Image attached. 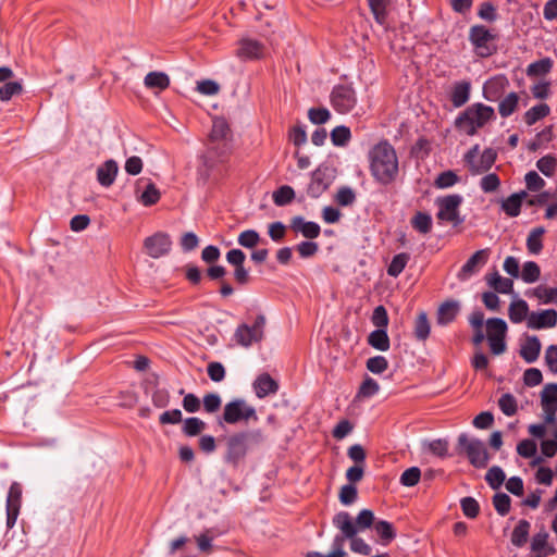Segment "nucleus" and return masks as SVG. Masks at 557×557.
I'll return each instance as SVG.
<instances>
[{"label":"nucleus","mask_w":557,"mask_h":557,"mask_svg":"<svg viewBox=\"0 0 557 557\" xmlns=\"http://www.w3.org/2000/svg\"><path fill=\"white\" fill-rule=\"evenodd\" d=\"M421 476V471L418 467H411L407 470H405L400 475V484L404 486H414Z\"/></svg>","instance_id":"57"},{"label":"nucleus","mask_w":557,"mask_h":557,"mask_svg":"<svg viewBox=\"0 0 557 557\" xmlns=\"http://www.w3.org/2000/svg\"><path fill=\"white\" fill-rule=\"evenodd\" d=\"M541 348L540 339L535 335H528L520 345V356L525 362L533 363L537 360Z\"/></svg>","instance_id":"20"},{"label":"nucleus","mask_w":557,"mask_h":557,"mask_svg":"<svg viewBox=\"0 0 557 557\" xmlns=\"http://www.w3.org/2000/svg\"><path fill=\"white\" fill-rule=\"evenodd\" d=\"M543 226L535 227L530 231L527 238V248L531 255H539L543 249L542 237L545 234Z\"/></svg>","instance_id":"35"},{"label":"nucleus","mask_w":557,"mask_h":557,"mask_svg":"<svg viewBox=\"0 0 557 557\" xmlns=\"http://www.w3.org/2000/svg\"><path fill=\"white\" fill-rule=\"evenodd\" d=\"M541 270L536 262L527 261L523 264L521 278L527 284H532L540 278Z\"/></svg>","instance_id":"47"},{"label":"nucleus","mask_w":557,"mask_h":557,"mask_svg":"<svg viewBox=\"0 0 557 557\" xmlns=\"http://www.w3.org/2000/svg\"><path fill=\"white\" fill-rule=\"evenodd\" d=\"M509 86V81L505 75H496L484 83L483 95L488 101H496Z\"/></svg>","instance_id":"16"},{"label":"nucleus","mask_w":557,"mask_h":557,"mask_svg":"<svg viewBox=\"0 0 557 557\" xmlns=\"http://www.w3.org/2000/svg\"><path fill=\"white\" fill-rule=\"evenodd\" d=\"M519 100L520 98L517 92H509L498 104V112L500 116H510L518 108Z\"/></svg>","instance_id":"38"},{"label":"nucleus","mask_w":557,"mask_h":557,"mask_svg":"<svg viewBox=\"0 0 557 557\" xmlns=\"http://www.w3.org/2000/svg\"><path fill=\"white\" fill-rule=\"evenodd\" d=\"M231 127L228 122L223 116H216L212 122V129L210 132L211 140H226L231 136Z\"/></svg>","instance_id":"31"},{"label":"nucleus","mask_w":557,"mask_h":557,"mask_svg":"<svg viewBox=\"0 0 557 557\" xmlns=\"http://www.w3.org/2000/svg\"><path fill=\"white\" fill-rule=\"evenodd\" d=\"M388 368V361L384 356H375L367 361V369L374 373L381 374Z\"/></svg>","instance_id":"60"},{"label":"nucleus","mask_w":557,"mask_h":557,"mask_svg":"<svg viewBox=\"0 0 557 557\" xmlns=\"http://www.w3.org/2000/svg\"><path fill=\"white\" fill-rule=\"evenodd\" d=\"M424 449L437 457H445L448 454V442L446 440H433L424 443Z\"/></svg>","instance_id":"50"},{"label":"nucleus","mask_w":557,"mask_h":557,"mask_svg":"<svg viewBox=\"0 0 557 557\" xmlns=\"http://www.w3.org/2000/svg\"><path fill=\"white\" fill-rule=\"evenodd\" d=\"M496 158V150L486 148L482 151L478 159L468 166V169L474 175L485 173L493 166Z\"/></svg>","instance_id":"19"},{"label":"nucleus","mask_w":557,"mask_h":557,"mask_svg":"<svg viewBox=\"0 0 557 557\" xmlns=\"http://www.w3.org/2000/svg\"><path fill=\"white\" fill-rule=\"evenodd\" d=\"M145 86L149 89L165 90L170 86V77L164 72H149L144 79Z\"/></svg>","instance_id":"30"},{"label":"nucleus","mask_w":557,"mask_h":557,"mask_svg":"<svg viewBox=\"0 0 557 557\" xmlns=\"http://www.w3.org/2000/svg\"><path fill=\"white\" fill-rule=\"evenodd\" d=\"M207 428L203 420L198 417H189L183 420L182 433L187 437H195L201 434Z\"/></svg>","instance_id":"34"},{"label":"nucleus","mask_w":557,"mask_h":557,"mask_svg":"<svg viewBox=\"0 0 557 557\" xmlns=\"http://www.w3.org/2000/svg\"><path fill=\"white\" fill-rule=\"evenodd\" d=\"M530 528L529 521L520 520L511 533V543L517 547L523 546L528 541Z\"/></svg>","instance_id":"37"},{"label":"nucleus","mask_w":557,"mask_h":557,"mask_svg":"<svg viewBox=\"0 0 557 557\" xmlns=\"http://www.w3.org/2000/svg\"><path fill=\"white\" fill-rule=\"evenodd\" d=\"M370 171L376 182L382 185L393 183L398 175V157L393 146L380 141L369 151Z\"/></svg>","instance_id":"2"},{"label":"nucleus","mask_w":557,"mask_h":557,"mask_svg":"<svg viewBox=\"0 0 557 557\" xmlns=\"http://www.w3.org/2000/svg\"><path fill=\"white\" fill-rule=\"evenodd\" d=\"M414 335L418 339L424 341L430 335V323L425 312H420L414 324Z\"/></svg>","instance_id":"48"},{"label":"nucleus","mask_w":557,"mask_h":557,"mask_svg":"<svg viewBox=\"0 0 557 557\" xmlns=\"http://www.w3.org/2000/svg\"><path fill=\"white\" fill-rule=\"evenodd\" d=\"M461 202L462 197L457 194L438 197L435 200V203L438 207V212L436 214L437 219L446 222L459 223L458 209Z\"/></svg>","instance_id":"10"},{"label":"nucleus","mask_w":557,"mask_h":557,"mask_svg":"<svg viewBox=\"0 0 557 557\" xmlns=\"http://www.w3.org/2000/svg\"><path fill=\"white\" fill-rule=\"evenodd\" d=\"M222 405V400L219 394L208 393L203 396V409L208 413L216 412Z\"/></svg>","instance_id":"63"},{"label":"nucleus","mask_w":557,"mask_h":557,"mask_svg":"<svg viewBox=\"0 0 557 557\" xmlns=\"http://www.w3.org/2000/svg\"><path fill=\"white\" fill-rule=\"evenodd\" d=\"M495 119V111L492 107L483 103H474L468 107L457 119L456 127L472 136L476 131L483 127L486 123Z\"/></svg>","instance_id":"3"},{"label":"nucleus","mask_w":557,"mask_h":557,"mask_svg":"<svg viewBox=\"0 0 557 557\" xmlns=\"http://www.w3.org/2000/svg\"><path fill=\"white\" fill-rule=\"evenodd\" d=\"M391 0H369V5L375 21L384 25L386 22L387 8Z\"/></svg>","instance_id":"41"},{"label":"nucleus","mask_w":557,"mask_h":557,"mask_svg":"<svg viewBox=\"0 0 557 557\" xmlns=\"http://www.w3.org/2000/svg\"><path fill=\"white\" fill-rule=\"evenodd\" d=\"M22 504V485L13 482L9 488L7 496V509H21Z\"/></svg>","instance_id":"42"},{"label":"nucleus","mask_w":557,"mask_h":557,"mask_svg":"<svg viewBox=\"0 0 557 557\" xmlns=\"http://www.w3.org/2000/svg\"><path fill=\"white\" fill-rule=\"evenodd\" d=\"M500 186V180L495 173L484 175L480 181V188L484 193L496 191Z\"/></svg>","instance_id":"58"},{"label":"nucleus","mask_w":557,"mask_h":557,"mask_svg":"<svg viewBox=\"0 0 557 557\" xmlns=\"http://www.w3.org/2000/svg\"><path fill=\"white\" fill-rule=\"evenodd\" d=\"M548 533L545 530H541L537 532L531 541V549L534 553H539L542 550H547L548 554H554L555 548L554 547H547L548 542Z\"/></svg>","instance_id":"45"},{"label":"nucleus","mask_w":557,"mask_h":557,"mask_svg":"<svg viewBox=\"0 0 557 557\" xmlns=\"http://www.w3.org/2000/svg\"><path fill=\"white\" fill-rule=\"evenodd\" d=\"M368 344L376 350L386 351L389 349V338L386 329L372 331L368 336Z\"/></svg>","instance_id":"33"},{"label":"nucleus","mask_w":557,"mask_h":557,"mask_svg":"<svg viewBox=\"0 0 557 557\" xmlns=\"http://www.w3.org/2000/svg\"><path fill=\"white\" fill-rule=\"evenodd\" d=\"M505 472L498 466L492 467L485 474V480L493 490H498L505 482Z\"/></svg>","instance_id":"46"},{"label":"nucleus","mask_w":557,"mask_h":557,"mask_svg":"<svg viewBox=\"0 0 557 557\" xmlns=\"http://www.w3.org/2000/svg\"><path fill=\"white\" fill-rule=\"evenodd\" d=\"M292 226L296 232L301 233L305 237L310 239L317 238L321 232L318 223L306 221L301 216L294 218Z\"/></svg>","instance_id":"26"},{"label":"nucleus","mask_w":557,"mask_h":557,"mask_svg":"<svg viewBox=\"0 0 557 557\" xmlns=\"http://www.w3.org/2000/svg\"><path fill=\"white\" fill-rule=\"evenodd\" d=\"M459 446L465 450L470 463L475 468H485L490 461V455L484 442L479 438H470L466 433L458 437Z\"/></svg>","instance_id":"5"},{"label":"nucleus","mask_w":557,"mask_h":557,"mask_svg":"<svg viewBox=\"0 0 557 557\" xmlns=\"http://www.w3.org/2000/svg\"><path fill=\"white\" fill-rule=\"evenodd\" d=\"M487 285L499 294H512L513 282L511 278L502 276L498 271L487 273L485 275Z\"/></svg>","instance_id":"22"},{"label":"nucleus","mask_w":557,"mask_h":557,"mask_svg":"<svg viewBox=\"0 0 557 557\" xmlns=\"http://www.w3.org/2000/svg\"><path fill=\"white\" fill-rule=\"evenodd\" d=\"M471 84L467 81L457 82L453 86L450 100L454 107L459 108L470 98Z\"/></svg>","instance_id":"27"},{"label":"nucleus","mask_w":557,"mask_h":557,"mask_svg":"<svg viewBox=\"0 0 557 557\" xmlns=\"http://www.w3.org/2000/svg\"><path fill=\"white\" fill-rule=\"evenodd\" d=\"M498 406L502 410V412L507 416V417H511L513 416L516 412H517V400L516 398L507 393V394H504L499 400H498Z\"/></svg>","instance_id":"54"},{"label":"nucleus","mask_w":557,"mask_h":557,"mask_svg":"<svg viewBox=\"0 0 557 557\" xmlns=\"http://www.w3.org/2000/svg\"><path fill=\"white\" fill-rule=\"evenodd\" d=\"M525 197V191H519L510 195L502 201V210L511 218L518 216L520 214L521 206Z\"/></svg>","instance_id":"24"},{"label":"nucleus","mask_w":557,"mask_h":557,"mask_svg":"<svg viewBox=\"0 0 557 557\" xmlns=\"http://www.w3.org/2000/svg\"><path fill=\"white\" fill-rule=\"evenodd\" d=\"M372 525L383 545L389 544L396 537L395 529L388 521L374 519Z\"/></svg>","instance_id":"32"},{"label":"nucleus","mask_w":557,"mask_h":557,"mask_svg":"<svg viewBox=\"0 0 557 557\" xmlns=\"http://www.w3.org/2000/svg\"><path fill=\"white\" fill-rule=\"evenodd\" d=\"M531 312H529V306L525 300L516 298L513 299L508 308V315L512 323H521L529 319Z\"/></svg>","instance_id":"25"},{"label":"nucleus","mask_w":557,"mask_h":557,"mask_svg":"<svg viewBox=\"0 0 557 557\" xmlns=\"http://www.w3.org/2000/svg\"><path fill=\"white\" fill-rule=\"evenodd\" d=\"M556 165L557 160L554 156L550 154L542 157L536 162V168L539 169V171L548 177L554 174Z\"/></svg>","instance_id":"55"},{"label":"nucleus","mask_w":557,"mask_h":557,"mask_svg":"<svg viewBox=\"0 0 557 557\" xmlns=\"http://www.w3.org/2000/svg\"><path fill=\"white\" fill-rule=\"evenodd\" d=\"M332 184V177L326 170L318 169L313 172L308 185V195L312 198L320 197Z\"/></svg>","instance_id":"17"},{"label":"nucleus","mask_w":557,"mask_h":557,"mask_svg":"<svg viewBox=\"0 0 557 557\" xmlns=\"http://www.w3.org/2000/svg\"><path fill=\"white\" fill-rule=\"evenodd\" d=\"M350 129L344 125L336 126L331 132V140L334 146H345L350 139Z\"/></svg>","instance_id":"53"},{"label":"nucleus","mask_w":557,"mask_h":557,"mask_svg":"<svg viewBox=\"0 0 557 557\" xmlns=\"http://www.w3.org/2000/svg\"><path fill=\"white\" fill-rule=\"evenodd\" d=\"M459 181L458 175L454 171L442 172L435 180V186L444 189L454 186Z\"/></svg>","instance_id":"59"},{"label":"nucleus","mask_w":557,"mask_h":557,"mask_svg":"<svg viewBox=\"0 0 557 557\" xmlns=\"http://www.w3.org/2000/svg\"><path fill=\"white\" fill-rule=\"evenodd\" d=\"M380 389V385L379 383L373 380L372 377H367L359 391H358V397H364V398H369V397H372L374 396Z\"/></svg>","instance_id":"61"},{"label":"nucleus","mask_w":557,"mask_h":557,"mask_svg":"<svg viewBox=\"0 0 557 557\" xmlns=\"http://www.w3.org/2000/svg\"><path fill=\"white\" fill-rule=\"evenodd\" d=\"M357 103L355 90L347 85L335 86L331 92V104L335 111L345 114L350 112Z\"/></svg>","instance_id":"9"},{"label":"nucleus","mask_w":557,"mask_h":557,"mask_svg":"<svg viewBox=\"0 0 557 557\" xmlns=\"http://www.w3.org/2000/svg\"><path fill=\"white\" fill-rule=\"evenodd\" d=\"M494 39L495 35L483 25H474L469 30V41L479 57L486 58L494 52L495 48L492 45Z\"/></svg>","instance_id":"7"},{"label":"nucleus","mask_w":557,"mask_h":557,"mask_svg":"<svg viewBox=\"0 0 557 557\" xmlns=\"http://www.w3.org/2000/svg\"><path fill=\"white\" fill-rule=\"evenodd\" d=\"M147 255L153 259L166 256L172 248V239L168 233L157 232L144 240Z\"/></svg>","instance_id":"11"},{"label":"nucleus","mask_w":557,"mask_h":557,"mask_svg":"<svg viewBox=\"0 0 557 557\" xmlns=\"http://www.w3.org/2000/svg\"><path fill=\"white\" fill-rule=\"evenodd\" d=\"M541 407L544 412V420L552 424L556 421L557 413V384L550 383L544 386L541 392Z\"/></svg>","instance_id":"13"},{"label":"nucleus","mask_w":557,"mask_h":557,"mask_svg":"<svg viewBox=\"0 0 557 557\" xmlns=\"http://www.w3.org/2000/svg\"><path fill=\"white\" fill-rule=\"evenodd\" d=\"M235 338L242 346H249L252 342L258 341L253 329H250L247 324H240L235 332Z\"/></svg>","instance_id":"43"},{"label":"nucleus","mask_w":557,"mask_h":557,"mask_svg":"<svg viewBox=\"0 0 557 557\" xmlns=\"http://www.w3.org/2000/svg\"><path fill=\"white\" fill-rule=\"evenodd\" d=\"M412 225L420 233L426 234L431 231L432 218L426 213L418 212L412 219Z\"/></svg>","instance_id":"56"},{"label":"nucleus","mask_w":557,"mask_h":557,"mask_svg":"<svg viewBox=\"0 0 557 557\" xmlns=\"http://www.w3.org/2000/svg\"><path fill=\"white\" fill-rule=\"evenodd\" d=\"M252 387L258 398H264L277 391L278 383L269 373H262L253 381Z\"/></svg>","instance_id":"21"},{"label":"nucleus","mask_w":557,"mask_h":557,"mask_svg":"<svg viewBox=\"0 0 557 557\" xmlns=\"http://www.w3.org/2000/svg\"><path fill=\"white\" fill-rule=\"evenodd\" d=\"M183 271H184V274H185V278L190 283V285L197 286V285H199L201 283V281H202V273H201V270L197 265H194L191 263H187L183 268Z\"/></svg>","instance_id":"62"},{"label":"nucleus","mask_w":557,"mask_h":557,"mask_svg":"<svg viewBox=\"0 0 557 557\" xmlns=\"http://www.w3.org/2000/svg\"><path fill=\"white\" fill-rule=\"evenodd\" d=\"M528 297H535L541 304H557V287H546L540 285L533 289L527 290Z\"/></svg>","instance_id":"28"},{"label":"nucleus","mask_w":557,"mask_h":557,"mask_svg":"<svg viewBox=\"0 0 557 557\" xmlns=\"http://www.w3.org/2000/svg\"><path fill=\"white\" fill-rule=\"evenodd\" d=\"M459 302L455 300L442 304L437 312L438 324L446 325L453 322L459 312Z\"/></svg>","instance_id":"29"},{"label":"nucleus","mask_w":557,"mask_h":557,"mask_svg":"<svg viewBox=\"0 0 557 557\" xmlns=\"http://www.w3.org/2000/svg\"><path fill=\"white\" fill-rule=\"evenodd\" d=\"M23 91V86L20 82H7L0 87V100L9 101L13 96L20 95Z\"/></svg>","instance_id":"51"},{"label":"nucleus","mask_w":557,"mask_h":557,"mask_svg":"<svg viewBox=\"0 0 557 557\" xmlns=\"http://www.w3.org/2000/svg\"><path fill=\"white\" fill-rule=\"evenodd\" d=\"M224 161V156L219 154L215 148L209 149L201 156V163L197 168L198 181L205 184L209 180H219L225 171Z\"/></svg>","instance_id":"4"},{"label":"nucleus","mask_w":557,"mask_h":557,"mask_svg":"<svg viewBox=\"0 0 557 557\" xmlns=\"http://www.w3.org/2000/svg\"><path fill=\"white\" fill-rule=\"evenodd\" d=\"M119 173V164L115 160L109 159L100 164L97 169V181L102 187L113 185Z\"/></svg>","instance_id":"18"},{"label":"nucleus","mask_w":557,"mask_h":557,"mask_svg":"<svg viewBox=\"0 0 557 557\" xmlns=\"http://www.w3.org/2000/svg\"><path fill=\"white\" fill-rule=\"evenodd\" d=\"M487 339L505 338L507 334V323L500 318H491L486 321Z\"/></svg>","instance_id":"36"},{"label":"nucleus","mask_w":557,"mask_h":557,"mask_svg":"<svg viewBox=\"0 0 557 557\" xmlns=\"http://www.w3.org/2000/svg\"><path fill=\"white\" fill-rule=\"evenodd\" d=\"M248 440V432H239L230 436L226 443L225 462L237 467L247 454Z\"/></svg>","instance_id":"8"},{"label":"nucleus","mask_w":557,"mask_h":557,"mask_svg":"<svg viewBox=\"0 0 557 557\" xmlns=\"http://www.w3.org/2000/svg\"><path fill=\"white\" fill-rule=\"evenodd\" d=\"M510 502V497L505 493H497L493 498L494 507L500 516H505L509 512Z\"/></svg>","instance_id":"64"},{"label":"nucleus","mask_w":557,"mask_h":557,"mask_svg":"<svg viewBox=\"0 0 557 557\" xmlns=\"http://www.w3.org/2000/svg\"><path fill=\"white\" fill-rule=\"evenodd\" d=\"M410 257L406 252H400L396 256H394L393 260L391 261L388 268H387V274L397 277L405 269L409 261Z\"/></svg>","instance_id":"44"},{"label":"nucleus","mask_w":557,"mask_h":557,"mask_svg":"<svg viewBox=\"0 0 557 557\" xmlns=\"http://www.w3.org/2000/svg\"><path fill=\"white\" fill-rule=\"evenodd\" d=\"M557 324V311L555 309H545L532 311L527 320V326L531 330L550 329Z\"/></svg>","instance_id":"15"},{"label":"nucleus","mask_w":557,"mask_h":557,"mask_svg":"<svg viewBox=\"0 0 557 557\" xmlns=\"http://www.w3.org/2000/svg\"><path fill=\"white\" fill-rule=\"evenodd\" d=\"M553 66L550 59H542L540 61L531 63L527 69L528 76L544 75L547 74Z\"/></svg>","instance_id":"52"},{"label":"nucleus","mask_w":557,"mask_h":557,"mask_svg":"<svg viewBox=\"0 0 557 557\" xmlns=\"http://www.w3.org/2000/svg\"><path fill=\"white\" fill-rule=\"evenodd\" d=\"M238 244L244 248H255L262 239L255 230H246L238 235Z\"/></svg>","instance_id":"49"},{"label":"nucleus","mask_w":557,"mask_h":557,"mask_svg":"<svg viewBox=\"0 0 557 557\" xmlns=\"http://www.w3.org/2000/svg\"><path fill=\"white\" fill-rule=\"evenodd\" d=\"M237 55L242 59H259L263 55L264 47L253 39H242Z\"/></svg>","instance_id":"23"},{"label":"nucleus","mask_w":557,"mask_h":557,"mask_svg":"<svg viewBox=\"0 0 557 557\" xmlns=\"http://www.w3.org/2000/svg\"><path fill=\"white\" fill-rule=\"evenodd\" d=\"M221 257L219 247L209 245L201 251V260L209 265L206 271L207 276L212 281H220L226 274V269L223 265L214 264Z\"/></svg>","instance_id":"12"},{"label":"nucleus","mask_w":557,"mask_h":557,"mask_svg":"<svg viewBox=\"0 0 557 557\" xmlns=\"http://www.w3.org/2000/svg\"><path fill=\"white\" fill-rule=\"evenodd\" d=\"M490 256L488 249H481L474 252L467 262L461 267L457 274L460 281H467L476 274L481 268L487 262Z\"/></svg>","instance_id":"14"},{"label":"nucleus","mask_w":557,"mask_h":557,"mask_svg":"<svg viewBox=\"0 0 557 557\" xmlns=\"http://www.w3.org/2000/svg\"><path fill=\"white\" fill-rule=\"evenodd\" d=\"M160 198H161V194H160L159 189L157 188L156 184L149 180L146 185L145 190L138 197V200L145 207H151V206L156 205L160 200Z\"/></svg>","instance_id":"39"},{"label":"nucleus","mask_w":557,"mask_h":557,"mask_svg":"<svg viewBox=\"0 0 557 557\" xmlns=\"http://www.w3.org/2000/svg\"><path fill=\"white\" fill-rule=\"evenodd\" d=\"M549 112H550V109L546 103L536 104V106L532 107L531 109H529L524 113V122L528 125H533L537 121L547 116L549 114Z\"/></svg>","instance_id":"40"},{"label":"nucleus","mask_w":557,"mask_h":557,"mask_svg":"<svg viewBox=\"0 0 557 557\" xmlns=\"http://www.w3.org/2000/svg\"><path fill=\"white\" fill-rule=\"evenodd\" d=\"M222 419L228 424H236L240 421H257V412L244 399L236 398L224 406Z\"/></svg>","instance_id":"6"},{"label":"nucleus","mask_w":557,"mask_h":557,"mask_svg":"<svg viewBox=\"0 0 557 557\" xmlns=\"http://www.w3.org/2000/svg\"><path fill=\"white\" fill-rule=\"evenodd\" d=\"M374 522V512L370 509H362L356 520L354 521L351 516L346 511L336 513L333 518L334 527L339 530V536H343V543L345 540L350 541V549L354 553L369 556L372 548L361 537H358V532L372 527Z\"/></svg>","instance_id":"1"}]
</instances>
